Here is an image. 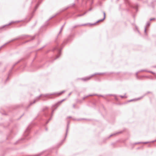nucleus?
<instances>
[{
  "label": "nucleus",
  "mask_w": 156,
  "mask_h": 156,
  "mask_svg": "<svg viewBox=\"0 0 156 156\" xmlns=\"http://www.w3.org/2000/svg\"><path fill=\"white\" fill-rule=\"evenodd\" d=\"M65 99H63L61 101H58L57 103H55V105H53L52 107V108H53L54 107H55V109L52 110V114L51 115L50 118L49 119L48 121L46 122L45 125H47L48 123L49 122V121L51 120L52 118V117L53 115V112L56 109V108L61 104L62 102L65 100Z\"/></svg>",
  "instance_id": "1"
},
{
  "label": "nucleus",
  "mask_w": 156,
  "mask_h": 156,
  "mask_svg": "<svg viewBox=\"0 0 156 156\" xmlns=\"http://www.w3.org/2000/svg\"><path fill=\"white\" fill-rule=\"evenodd\" d=\"M56 94V93H52L50 94H44V95H42V94H41L38 97H37L34 100V101L33 102H31L30 103V105H29V106H30V105H32L33 104H34L37 101H39V98L40 97H41V96H44V97H46L48 95H52L53 94Z\"/></svg>",
  "instance_id": "2"
},
{
  "label": "nucleus",
  "mask_w": 156,
  "mask_h": 156,
  "mask_svg": "<svg viewBox=\"0 0 156 156\" xmlns=\"http://www.w3.org/2000/svg\"><path fill=\"white\" fill-rule=\"evenodd\" d=\"M104 74V73H95V74H94L93 75H91L90 76L87 77H86L85 78H81V79H80L81 80H83V81H87V80H89L90 79V78L92 76H94V75H102V74Z\"/></svg>",
  "instance_id": "3"
},
{
  "label": "nucleus",
  "mask_w": 156,
  "mask_h": 156,
  "mask_svg": "<svg viewBox=\"0 0 156 156\" xmlns=\"http://www.w3.org/2000/svg\"><path fill=\"white\" fill-rule=\"evenodd\" d=\"M56 50L58 52V55L56 56V57L55 58V60L58 58L60 56L61 54V49H59L58 46L55 47L53 49V51Z\"/></svg>",
  "instance_id": "4"
},
{
  "label": "nucleus",
  "mask_w": 156,
  "mask_h": 156,
  "mask_svg": "<svg viewBox=\"0 0 156 156\" xmlns=\"http://www.w3.org/2000/svg\"><path fill=\"white\" fill-rule=\"evenodd\" d=\"M103 12V15H104V18H103V19H101V20H98L94 24H90L91 25H95L96 23H98L99 22L103 21V20H104L105 19V12L103 11V12Z\"/></svg>",
  "instance_id": "5"
},
{
  "label": "nucleus",
  "mask_w": 156,
  "mask_h": 156,
  "mask_svg": "<svg viewBox=\"0 0 156 156\" xmlns=\"http://www.w3.org/2000/svg\"><path fill=\"white\" fill-rule=\"evenodd\" d=\"M69 122L68 121V122H67V128L66 129V135H65V138L63 140H62V142H63L65 140V139H66V136H67V133H68V130H69Z\"/></svg>",
  "instance_id": "6"
},
{
  "label": "nucleus",
  "mask_w": 156,
  "mask_h": 156,
  "mask_svg": "<svg viewBox=\"0 0 156 156\" xmlns=\"http://www.w3.org/2000/svg\"><path fill=\"white\" fill-rule=\"evenodd\" d=\"M150 22H147V23L146 26L144 29V32L146 34V28L147 27H148L150 26Z\"/></svg>",
  "instance_id": "7"
},
{
  "label": "nucleus",
  "mask_w": 156,
  "mask_h": 156,
  "mask_svg": "<svg viewBox=\"0 0 156 156\" xmlns=\"http://www.w3.org/2000/svg\"><path fill=\"white\" fill-rule=\"evenodd\" d=\"M37 1H38V3L36 4L35 7V10L34 11V12L36 10V9H37V8L38 7V6L39 5V3H40V1H39V0H37Z\"/></svg>",
  "instance_id": "8"
},
{
  "label": "nucleus",
  "mask_w": 156,
  "mask_h": 156,
  "mask_svg": "<svg viewBox=\"0 0 156 156\" xmlns=\"http://www.w3.org/2000/svg\"><path fill=\"white\" fill-rule=\"evenodd\" d=\"M65 23L62 26V27H61V29H60V30L59 33V34H58V35H57V38H58V35L61 33L62 32V29H63V27H64V26L65 25Z\"/></svg>",
  "instance_id": "9"
},
{
  "label": "nucleus",
  "mask_w": 156,
  "mask_h": 156,
  "mask_svg": "<svg viewBox=\"0 0 156 156\" xmlns=\"http://www.w3.org/2000/svg\"><path fill=\"white\" fill-rule=\"evenodd\" d=\"M147 70H140V71H139V72H137L136 73V77L137 78V79H139V77H138V76H137L138 74L139 73V72H142V71H145V72H147Z\"/></svg>",
  "instance_id": "10"
},
{
  "label": "nucleus",
  "mask_w": 156,
  "mask_h": 156,
  "mask_svg": "<svg viewBox=\"0 0 156 156\" xmlns=\"http://www.w3.org/2000/svg\"><path fill=\"white\" fill-rule=\"evenodd\" d=\"M122 133V131H120V132H116V133H113L112 134H111V135H110V136H109V137L108 138H109L110 137L112 136H114V135H115L116 134H119V133Z\"/></svg>",
  "instance_id": "11"
},
{
  "label": "nucleus",
  "mask_w": 156,
  "mask_h": 156,
  "mask_svg": "<svg viewBox=\"0 0 156 156\" xmlns=\"http://www.w3.org/2000/svg\"><path fill=\"white\" fill-rule=\"evenodd\" d=\"M15 40V39H13V40H12L10 41H9V42L6 43L5 44H4L0 48V50L5 45H6L8 43H9L10 42H11Z\"/></svg>",
  "instance_id": "12"
},
{
  "label": "nucleus",
  "mask_w": 156,
  "mask_h": 156,
  "mask_svg": "<svg viewBox=\"0 0 156 156\" xmlns=\"http://www.w3.org/2000/svg\"><path fill=\"white\" fill-rule=\"evenodd\" d=\"M93 96V94H90V95H87V96L83 98V100H84L86 98H87L89 96Z\"/></svg>",
  "instance_id": "13"
},
{
  "label": "nucleus",
  "mask_w": 156,
  "mask_h": 156,
  "mask_svg": "<svg viewBox=\"0 0 156 156\" xmlns=\"http://www.w3.org/2000/svg\"><path fill=\"white\" fill-rule=\"evenodd\" d=\"M143 97H141L140 98H137L136 99V100H139L141 98H143ZM135 100V99H132L130 101H129V102L130 101H134Z\"/></svg>",
  "instance_id": "14"
},
{
  "label": "nucleus",
  "mask_w": 156,
  "mask_h": 156,
  "mask_svg": "<svg viewBox=\"0 0 156 156\" xmlns=\"http://www.w3.org/2000/svg\"><path fill=\"white\" fill-rule=\"evenodd\" d=\"M73 119V120H77V121H81V120H85V119Z\"/></svg>",
  "instance_id": "15"
},
{
  "label": "nucleus",
  "mask_w": 156,
  "mask_h": 156,
  "mask_svg": "<svg viewBox=\"0 0 156 156\" xmlns=\"http://www.w3.org/2000/svg\"><path fill=\"white\" fill-rule=\"evenodd\" d=\"M43 152H41L40 153H39L37 154H36L34 156H41V154H43Z\"/></svg>",
  "instance_id": "16"
},
{
  "label": "nucleus",
  "mask_w": 156,
  "mask_h": 156,
  "mask_svg": "<svg viewBox=\"0 0 156 156\" xmlns=\"http://www.w3.org/2000/svg\"><path fill=\"white\" fill-rule=\"evenodd\" d=\"M20 61H18V62H17L12 67V70L13 68H14V66L16 65L18 63H19V62H20Z\"/></svg>",
  "instance_id": "17"
},
{
  "label": "nucleus",
  "mask_w": 156,
  "mask_h": 156,
  "mask_svg": "<svg viewBox=\"0 0 156 156\" xmlns=\"http://www.w3.org/2000/svg\"><path fill=\"white\" fill-rule=\"evenodd\" d=\"M145 77L147 78H150V77L149 76H140L139 77V79H140L141 78V77Z\"/></svg>",
  "instance_id": "18"
},
{
  "label": "nucleus",
  "mask_w": 156,
  "mask_h": 156,
  "mask_svg": "<svg viewBox=\"0 0 156 156\" xmlns=\"http://www.w3.org/2000/svg\"><path fill=\"white\" fill-rule=\"evenodd\" d=\"M86 12H85V13H84L83 14H80V15H78L77 16L78 17H79V16H83L84 15H85V14H86Z\"/></svg>",
  "instance_id": "19"
},
{
  "label": "nucleus",
  "mask_w": 156,
  "mask_h": 156,
  "mask_svg": "<svg viewBox=\"0 0 156 156\" xmlns=\"http://www.w3.org/2000/svg\"><path fill=\"white\" fill-rule=\"evenodd\" d=\"M34 39V37H31V40H29L26 41V42H27L28 41H30L31 40H33Z\"/></svg>",
  "instance_id": "20"
},
{
  "label": "nucleus",
  "mask_w": 156,
  "mask_h": 156,
  "mask_svg": "<svg viewBox=\"0 0 156 156\" xmlns=\"http://www.w3.org/2000/svg\"><path fill=\"white\" fill-rule=\"evenodd\" d=\"M65 92V90H63L61 92H60L58 93V94L59 95H61V94L62 93H64Z\"/></svg>",
  "instance_id": "21"
},
{
  "label": "nucleus",
  "mask_w": 156,
  "mask_h": 156,
  "mask_svg": "<svg viewBox=\"0 0 156 156\" xmlns=\"http://www.w3.org/2000/svg\"><path fill=\"white\" fill-rule=\"evenodd\" d=\"M147 72H148V73H151L153 74H155V73H154V72L152 71H147Z\"/></svg>",
  "instance_id": "22"
},
{
  "label": "nucleus",
  "mask_w": 156,
  "mask_h": 156,
  "mask_svg": "<svg viewBox=\"0 0 156 156\" xmlns=\"http://www.w3.org/2000/svg\"><path fill=\"white\" fill-rule=\"evenodd\" d=\"M11 23H9L7 25H4L2 27H1V28H3L5 27V26H8L9 25H10Z\"/></svg>",
  "instance_id": "23"
},
{
  "label": "nucleus",
  "mask_w": 156,
  "mask_h": 156,
  "mask_svg": "<svg viewBox=\"0 0 156 156\" xmlns=\"http://www.w3.org/2000/svg\"><path fill=\"white\" fill-rule=\"evenodd\" d=\"M30 130V129H29V128H27L26 129V132H28Z\"/></svg>",
  "instance_id": "24"
},
{
  "label": "nucleus",
  "mask_w": 156,
  "mask_h": 156,
  "mask_svg": "<svg viewBox=\"0 0 156 156\" xmlns=\"http://www.w3.org/2000/svg\"><path fill=\"white\" fill-rule=\"evenodd\" d=\"M151 92H149V91H148L147 92L146 94L144 95V96H145V95H146L147 94H150V93H151Z\"/></svg>",
  "instance_id": "25"
},
{
  "label": "nucleus",
  "mask_w": 156,
  "mask_h": 156,
  "mask_svg": "<svg viewBox=\"0 0 156 156\" xmlns=\"http://www.w3.org/2000/svg\"><path fill=\"white\" fill-rule=\"evenodd\" d=\"M93 95H97V96H101V97H103V96H102V95H98L97 94H93Z\"/></svg>",
  "instance_id": "26"
},
{
  "label": "nucleus",
  "mask_w": 156,
  "mask_h": 156,
  "mask_svg": "<svg viewBox=\"0 0 156 156\" xmlns=\"http://www.w3.org/2000/svg\"><path fill=\"white\" fill-rule=\"evenodd\" d=\"M55 16H52V17L50 18L48 20H50L51 19H52V18H54V17H55Z\"/></svg>",
  "instance_id": "27"
},
{
  "label": "nucleus",
  "mask_w": 156,
  "mask_h": 156,
  "mask_svg": "<svg viewBox=\"0 0 156 156\" xmlns=\"http://www.w3.org/2000/svg\"><path fill=\"white\" fill-rule=\"evenodd\" d=\"M47 107H46V108H44L43 109V111H45L46 110V109H47Z\"/></svg>",
  "instance_id": "28"
},
{
  "label": "nucleus",
  "mask_w": 156,
  "mask_h": 156,
  "mask_svg": "<svg viewBox=\"0 0 156 156\" xmlns=\"http://www.w3.org/2000/svg\"><path fill=\"white\" fill-rule=\"evenodd\" d=\"M125 96V95H124V96L120 95L119 96L122 98H123Z\"/></svg>",
  "instance_id": "29"
},
{
  "label": "nucleus",
  "mask_w": 156,
  "mask_h": 156,
  "mask_svg": "<svg viewBox=\"0 0 156 156\" xmlns=\"http://www.w3.org/2000/svg\"><path fill=\"white\" fill-rule=\"evenodd\" d=\"M149 142H143V143H144V144H147L148 143H149Z\"/></svg>",
  "instance_id": "30"
},
{
  "label": "nucleus",
  "mask_w": 156,
  "mask_h": 156,
  "mask_svg": "<svg viewBox=\"0 0 156 156\" xmlns=\"http://www.w3.org/2000/svg\"><path fill=\"white\" fill-rule=\"evenodd\" d=\"M154 19H155V18H152V19H150V21H152V20H154Z\"/></svg>",
  "instance_id": "31"
},
{
  "label": "nucleus",
  "mask_w": 156,
  "mask_h": 156,
  "mask_svg": "<svg viewBox=\"0 0 156 156\" xmlns=\"http://www.w3.org/2000/svg\"><path fill=\"white\" fill-rule=\"evenodd\" d=\"M156 141V140H153V141H151V143H154Z\"/></svg>",
  "instance_id": "32"
},
{
  "label": "nucleus",
  "mask_w": 156,
  "mask_h": 156,
  "mask_svg": "<svg viewBox=\"0 0 156 156\" xmlns=\"http://www.w3.org/2000/svg\"><path fill=\"white\" fill-rule=\"evenodd\" d=\"M79 25H76V26H74L73 27V28H76V27H78V26H79Z\"/></svg>",
  "instance_id": "33"
},
{
  "label": "nucleus",
  "mask_w": 156,
  "mask_h": 156,
  "mask_svg": "<svg viewBox=\"0 0 156 156\" xmlns=\"http://www.w3.org/2000/svg\"><path fill=\"white\" fill-rule=\"evenodd\" d=\"M44 47V46H43V47H42L41 48H40V49H38L37 50H41V49H42V48H43Z\"/></svg>",
  "instance_id": "34"
},
{
  "label": "nucleus",
  "mask_w": 156,
  "mask_h": 156,
  "mask_svg": "<svg viewBox=\"0 0 156 156\" xmlns=\"http://www.w3.org/2000/svg\"><path fill=\"white\" fill-rule=\"evenodd\" d=\"M108 95H109V96H115V95H113V94H109Z\"/></svg>",
  "instance_id": "35"
},
{
  "label": "nucleus",
  "mask_w": 156,
  "mask_h": 156,
  "mask_svg": "<svg viewBox=\"0 0 156 156\" xmlns=\"http://www.w3.org/2000/svg\"><path fill=\"white\" fill-rule=\"evenodd\" d=\"M73 108H75V105H73Z\"/></svg>",
  "instance_id": "36"
},
{
  "label": "nucleus",
  "mask_w": 156,
  "mask_h": 156,
  "mask_svg": "<svg viewBox=\"0 0 156 156\" xmlns=\"http://www.w3.org/2000/svg\"><path fill=\"white\" fill-rule=\"evenodd\" d=\"M71 93H71H71H69V94H68V96H70V95H71Z\"/></svg>",
  "instance_id": "37"
},
{
  "label": "nucleus",
  "mask_w": 156,
  "mask_h": 156,
  "mask_svg": "<svg viewBox=\"0 0 156 156\" xmlns=\"http://www.w3.org/2000/svg\"><path fill=\"white\" fill-rule=\"evenodd\" d=\"M86 24H82L81 25H80V26H84V25H86Z\"/></svg>",
  "instance_id": "38"
},
{
  "label": "nucleus",
  "mask_w": 156,
  "mask_h": 156,
  "mask_svg": "<svg viewBox=\"0 0 156 156\" xmlns=\"http://www.w3.org/2000/svg\"><path fill=\"white\" fill-rule=\"evenodd\" d=\"M71 118V116H69V117H67V118Z\"/></svg>",
  "instance_id": "39"
},
{
  "label": "nucleus",
  "mask_w": 156,
  "mask_h": 156,
  "mask_svg": "<svg viewBox=\"0 0 156 156\" xmlns=\"http://www.w3.org/2000/svg\"><path fill=\"white\" fill-rule=\"evenodd\" d=\"M91 10H92V9L91 8H90V9H89V10L90 11H91Z\"/></svg>",
  "instance_id": "40"
},
{
  "label": "nucleus",
  "mask_w": 156,
  "mask_h": 156,
  "mask_svg": "<svg viewBox=\"0 0 156 156\" xmlns=\"http://www.w3.org/2000/svg\"><path fill=\"white\" fill-rule=\"evenodd\" d=\"M154 76H155V78H156V75H155V74H154Z\"/></svg>",
  "instance_id": "41"
},
{
  "label": "nucleus",
  "mask_w": 156,
  "mask_h": 156,
  "mask_svg": "<svg viewBox=\"0 0 156 156\" xmlns=\"http://www.w3.org/2000/svg\"><path fill=\"white\" fill-rule=\"evenodd\" d=\"M45 129H46V131H47V130H48V129H47V128H46Z\"/></svg>",
  "instance_id": "42"
},
{
  "label": "nucleus",
  "mask_w": 156,
  "mask_h": 156,
  "mask_svg": "<svg viewBox=\"0 0 156 156\" xmlns=\"http://www.w3.org/2000/svg\"><path fill=\"white\" fill-rule=\"evenodd\" d=\"M68 8H69V7H67V8H66V9H67Z\"/></svg>",
  "instance_id": "43"
},
{
  "label": "nucleus",
  "mask_w": 156,
  "mask_h": 156,
  "mask_svg": "<svg viewBox=\"0 0 156 156\" xmlns=\"http://www.w3.org/2000/svg\"><path fill=\"white\" fill-rule=\"evenodd\" d=\"M23 115V114L20 117V118H21Z\"/></svg>",
  "instance_id": "44"
},
{
  "label": "nucleus",
  "mask_w": 156,
  "mask_h": 156,
  "mask_svg": "<svg viewBox=\"0 0 156 156\" xmlns=\"http://www.w3.org/2000/svg\"><path fill=\"white\" fill-rule=\"evenodd\" d=\"M75 5V4H73V5Z\"/></svg>",
  "instance_id": "45"
},
{
  "label": "nucleus",
  "mask_w": 156,
  "mask_h": 156,
  "mask_svg": "<svg viewBox=\"0 0 156 156\" xmlns=\"http://www.w3.org/2000/svg\"><path fill=\"white\" fill-rule=\"evenodd\" d=\"M8 78L6 80H7L8 79Z\"/></svg>",
  "instance_id": "46"
},
{
  "label": "nucleus",
  "mask_w": 156,
  "mask_h": 156,
  "mask_svg": "<svg viewBox=\"0 0 156 156\" xmlns=\"http://www.w3.org/2000/svg\"><path fill=\"white\" fill-rule=\"evenodd\" d=\"M137 143V144H139V143Z\"/></svg>",
  "instance_id": "47"
}]
</instances>
